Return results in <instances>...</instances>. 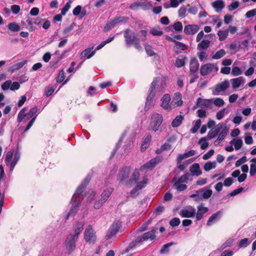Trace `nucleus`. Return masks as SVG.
I'll return each mask as SVG.
<instances>
[{
    "label": "nucleus",
    "instance_id": "obj_21",
    "mask_svg": "<svg viewBox=\"0 0 256 256\" xmlns=\"http://www.w3.org/2000/svg\"><path fill=\"white\" fill-rule=\"evenodd\" d=\"M222 212L220 210L216 212V213L212 215L208 218L206 225L208 226H212L214 223L219 220L222 217Z\"/></svg>",
    "mask_w": 256,
    "mask_h": 256
},
{
    "label": "nucleus",
    "instance_id": "obj_45",
    "mask_svg": "<svg viewBox=\"0 0 256 256\" xmlns=\"http://www.w3.org/2000/svg\"><path fill=\"white\" fill-rule=\"evenodd\" d=\"M208 138L206 137L201 138L198 140V144H200V148L202 150H206L208 146V143L207 142Z\"/></svg>",
    "mask_w": 256,
    "mask_h": 256
},
{
    "label": "nucleus",
    "instance_id": "obj_8",
    "mask_svg": "<svg viewBox=\"0 0 256 256\" xmlns=\"http://www.w3.org/2000/svg\"><path fill=\"white\" fill-rule=\"evenodd\" d=\"M218 70V68L216 65L208 63L201 66L200 73L203 76L208 74L214 75Z\"/></svg>",
    "mask_w": 256,
    "mask_h": 256
},
{
    "label": "nucleus",
    "instance_id": "obj_15",
    "mask_svg": "<svg viewBox=\"0 0 256 256\" xmlns=\"http://www.w3.org/2000/svg\"><path fill=\"white\" fill-rule=\"evenodd\" d=\"M38 111V108L36 106H34L32 108L28 113H26L28 116H29L31 118V120L28 122L27 124V126L25 128H24V132H26L32 126L34 122L37 115L36 114Z\"/></svg>",
    "mask_w": 256,
    "mask_h": 256
},
{
    "label": "nucleus",
    "instance_id": "obj_61",
    "mask_svg": "<svg viewBox=\"0 0 256 256\" xmlns=\"http://www.w3.org/2000/svg\"><path fill=\"white\" fill-rule=\"evenodd\" d=\"M144 47L146 52L148 54V55L149 56H153L155 54L154 52L153 51L152 47L150 46L148 44H146Z\"/></svg>",
    "mask_w": 256,
    "mask_h": 256
},
{
    "label": "nucleus",
    "instance_id": "obj_12",
    "mask_svg": "<svg viewBox=\"0 0 256 256\" xmlns=\"http://www.w3.org/2000/svg\"><path fill=\"white\" fill-rule=\"evenodd\" d=\"M78 238L76 236H74L72 234H70L66 240L65 245L66 250L70 253L72 252L76 248V242L77 241Z\"/></svg>",
    "mask_w": 256,
    "mask_h": 256
},
{
    "label": "nucleus",
    "instance_id": "obj_37",
    "mask_svg": "<svg viewBox=\"0 0 256 256\" xmlns=\"http://www.w3.org/2000/svg\"><path fill=\"white\" fill-rule=\"evenodd\" d=\"M26 64V61L25 60L18 62L10 66L9 68V70L12 72L22 68Z\"/></svg>",
    "mask_w": 256,
    "mask_h": 256
},
{
    "label": "nucleus",
    "instance_id": "obj_19",
    "mask_svg": "<svg viewBox=\"0 0 256 256\" xmlns=\"http://www.w3.org/2000/svg\"><path fill=\"white\" fill-rule=\"evenodd\" d=\"M171 103L172 109L182 106L183 104L182 94L180 92H176Z\"/></svg>",
    "mask_w": 256,
    "mask_h": 256
},
{
    "label": "nucleus",
    "instance_id": "obj_13",
    "mask_svg": "<svg viewBox=\"0 0 256 256\" xmlns=\"http://www.w3.org/2000/svg\"><path fill=\"white\" fill-rule=\"evenodd\" d=\"M128 20V18L124 16L116 17L113 20L108 22L104 28V32H108L118 23L120 22H125Z\"/></svg>",
    "mask_w": 256,
    "mask_h": 256
},
{
    "label": "nucleus",
    "instance_id": "obj_59",
    "mask_svg": "<svg viewBox=\"0 0 256 256\" xmlns=\"http://www.w3.org/2000/svg\"><path fill=\"white\" fill-rule=\"evenodd\" d=\"M242 74L241 70L237 66H234L232 68V74L234 76H238Z\"/></svg>",
    "mask_w": 256,
    "mask_h": 256
},
{
    "label": "nucleus",
    "instance_id": "obj_55",
    "mask_svg": "<svg viewBox=\"0 0 256 256\" xmlns=\"http://www.w3.org/2000/svg\"><path fill=\"white\" fill-rule=\"evenodd\" d=\"M240 6V2L238 1L232 2L228 6V10L229 11H232L236 9Z\"/></svg>",
    "mask_w": 256,
    "mask_h": 256
},
{
    "label": "nucleus",
    "instance_id": "obj_39",
    "mask_svg": "<svg viewBox=\"0 0 256 256\" xmlns=\"http://www.w3.org/2000/svg\"><path fill=\"white\" fill-rule=\"evenodd\" d=\"M96 194V192L94 191L90 190L86 194L85 196L83 197V198L86 199L87 200L90 202L94 199Z\"/></svg>",
    "mask_w": 256,
    "mask_h": 256
},
{
    "label": "nucleus",
    "instance_id": "obj_60",
    "mask_svg": "<svg viewBox=\"0 0 256 256\" xmlns=\"http://www.w3.org/2000/svg\"><path fill=\"white\" fill-rule=\"evenodd\" d=\"M12 84V80H8L2 85V88L4 90H6L10 88Z\"/></svg>",
    "mask_w": 256,
    "mask_h": 256
},
{
    "label": "nucleus",
    "instance_id": "obj_44",
    "mask_svg": "<svg viewBox=\"0 0 256 256\" xmlns=\"http://www.w3.org/2000/svg\"><path fill=\"white\" fill-rule=\"evenodd\" d=\"M174 243L172 242L164 244L160 250V252L162 254H167L169 252V248L171 246H173Z\"/></svg>",
    "mask_w": 256,
    "mask_h": 256
},
{
    "label": "nucleus",
    "instance_id": "obj_51",
    "mask_svg": "<svg viewBox=\"0 0 256 256\" xmlns=\"http://www.w3.org/2000/svg\"><path fill=\"white\" fill-rule=\"evenodd\" d=\"M250 242L248 241V239L245 238L240 241L238 246L239 248H246L250 244Z\"/></svg>",
    "mask_w": 256,
    "mask_h": 256
},
{
    "label": "nucleus",
    "instance_id": "obj_17",
    "mask_svg": "<svg viewBox=\"0 0 256 256\" xmlns=\"http://www.w3.org/2000/svg\"><path fill=\"white\" fill-rule=\"evenodd\" d=\"M180 215L183 218H193L196 215V209L192 206H188L180 210Z\"/></svg>",
    "mask_w": 256,
    "mask_h": 256
},
{
    "label": "nucleus",
    "instance_id": "obj_26",
    "mask_svg": "<svg viewBox=\"0 0 256 256\" xmlns=\"http://www.w3.org/2000/svg\"><path fill=\"white\" fill-rule=\"evenodd\" d=\"M94 47L86 48L83 50L80 54L81 58L86 57L87 58H90L96 53V50H94Z\"/></svg>",
    "mask_w": 256,
    "mask_h": 256
},
{
    "label": "nucleus",
    "instance_id": "obj_16",
    "mask_svg": "<svg viewBox=\"0 0 256 256\" xmlns=\"http://www.w3.org/2000/svg\"><path fill=\"white\" fill-rule=\"evenodd\" d=\"M155 230H152L150 232H146L142 234V236H139L136 238V242H142L147 240H152L156 238Z\"/></svg>",
    "mask_w": 256,
    "mask_h": 256
},
{
    "label": "nucleus",
    "instance_id": "obj_64",
    "mask_svg": "<svg viewBox=\"0 0 256 256\" xmlns=\"http://www.w3.org/2000/svg\"><path fill=\"white\" fill-rule=\"evenodd\" d=\"M256 16V8L247 12L245 14L246 18H250Z\"/></svg>",
    "mask_w": 256,
    "mask_h": 256
},
{
    "label": "nucleus",
    "instance_id": "obj_57",
    "mask_svg": "<svg viewBox=\"0 0 256 256\" xmlns=\"http://www.w3.org/2000/svg\"><path fill=\"white\" fill-rule=\"evenodd\" d=\"M65 78V73L63 70L60 72L58 76L56 79V82L58 83H60L64 81Z\"/></svg>",
    "mask_w": 256,
    "mask_h": 256
},
{
    "label": "nucleus",
    "instance_id": "obj_41",
    "mask_svg": "<svg viewBox=\"0 0 256 256\" xmlns=\"http://www.w3.org/2000/svg\"><path fill=\"white\" fill-rule=\"evenodd\" d=\"M234 242V240L233 238H229L226 240L222 246H220L219 250H224V248L231 246Z\"/></svg>",
    "mask_w": 256,
    "mask_h": 256
},
{
    "label": "nucleus",
    "instance_id": "obj_46",
    "mask_svg": "<svg viewBox=\"0 0 256 256\" xmlns=\"http://www.w3.org/2000/svg\"><path fill=\"white\" fill-rule=\"evenodd\" d=\"M226 54V52L224 50L221 49L216 52L215 54L212 56V58L214 60H218L223 57Z\"/></svg>",
    "mask_w": 256,
    "mask_h": 256
},
{
    "label": "nucleus",
    "instance_id": "obj_14",
    "mask_svg": "<svg viewBox=\"0 0 256 256\" xmlns=\"http://www.w3.org/2000/svg\"><path fill=\"white\" fill-rule=\"evenodd\" d=\"M229 87L230 82L228 80H226L216 86L215 88L213 91V94L214 95H218L220 92H224Z\"/></svg>",
    "mask_w": 256,
    "mask_h": 256
},
{
    "label": "nucleus",
    "instance_id": "obj_9",
    "mask_svg": "<svg viewBox=\"0 0 256 256\" xmlns=\"http://www.w3.org/2000/svg\"><path fill=\"white\" fill-rule=\"evenodd\" d=\"M84 239L90 244H94L96 239V232L90 225L88 226L84 232Z\"/></svg>",
    "mask_w": 256,
    "mask_h": 256
},
{
    "label": "nucleus",
    "instance_id": "obj_50",
    "mask_svg": "<svg viewBox=\"0 0 256 256\" xmlns=\"http://www.w3.org/2000/svg\"><path fill=\"white\" fill-rule=\"evenodd\" d=\"M150 33L154 36H160L163 34V32L159 28H154L150 30Z\"/></svg>",
    "mask_w": 256,
    "mask_h": 256
},
{
    "label": "nucleus",
    "instance_id": "obj_43",
    "mask_svg": "<svg viewBox=\"0 0 256 256\" xmlns=\"http://www.w3.org/2000/svg\"><path fill=\"white\" fill-rule=\"evenodd\" d=\"M228 112L226 108H224L216 112V118L218 120H220L224 117L226 114H228Z\"/></svg>",
    "mask_w": 256,
    "mask_h": 256
},
{
    "label": "nucleus",
    "instance_id": "obj_25",
    "mask_svg": "<svg viewBox=\"0 0 256 256\" xmlns=\"http://www.w3.org/2000/svg\"><path fill=\"white\" fill-rule=\"evenodd\" d=\"M224 126L222 123H220L217 124L214 130H211L208 132L207 138L208 140H210L214 138L220 132V130Z\"/></svg>",
    "mask_w": 256,
    "mask_h": 256
},
{
    "label": "nucleus",
    "instance_id": "obj_31",
    "mask_svg": "<svg viewBox=\"0 0 256 256\" xmlns=\"http://www.w3.org/2000/svg\"><path fill=\"white\" fill-rule=\"evenodd\" d=\"M212 6L218 12L221 11L224 8V2L222 0H217L212 2Z\"/></svg>",
    "mask_w": 256,
    "mask_h": 256
},
{
    "label": "nucleus",
    "instance_id": "obj_40",
    "mask_svg": "<svg viewBox=\"0 0 256 256\" xmlns=\"http://www.w3.org/2000/svg\"><path fill=\"white\" fill-rule=\"evenodd\" d=\"M210 42L207 40H202L198 45V50H201L202 49H206L208 48L210 45Z\"/></svg>",
    "mask_w": 256,
    "mask_h": 256
},
{
    "label": "nucleus",
    "instance_id": "obj_47",
    "mask_svg": "<svg viewBox=\"0 0 256 256\" xmlns=\"http://www.w3.org/2000/svg\"><path fill=\"white\" fill-rule=\"evenodd\" d=\"M216 166V162H208L205 164L204 166V170L206 172H208L212 169L214 168Z\"/></svg>",
    "mask_w": 256,
    "mask_h": 256
},
{
    "label": "nucleus",
    "instance_id": "obj_20",
    "mask_svg": "<svg viewBox=\"0 0 256 256\" xmlns=\"http://www.w3.org/2000/svg\"><path fill=\"white\" fill-rule=\"evenodd\" d=\"M200 29V26L197 24H188L184 28V32L186 34H194Z\"/></svg>",
    "mask_w": 256,
    "mask_h": 256
},
{
    "label": "nucleus",
    "instance_id": "obj_52",
    "mask_svg": "<svg viewBox=\"0 0 256 256\" xmlns=\"http://www.w3.org/2000/svg\"><path fill=\"white\" fill-rule=\"evenodd\" d=\"M213 103L216 106L221 107L224 105V102L222 98H218L214 100Z\"/></svg>",
    "mask_w": 256,
    "mask_h": 256
},
{
    "label": "nucleus",
    "instance_id": "obj_48",
    "mask_svg": "<svg viewBox=\"0 0 256 256\" xmlns=\"http://www.w3.org/2000/svg\"><path fill=\"white\" fill-rule=\"evenodd\" d=\"M121 226V222L120 221H116L112 224L110 228L114 231L116 233H117Z\"/></svg>",
    "mask_w": 256,
    "mask_h": 256
},
{
    "label": "nucleus",
    "instance_id": "obj_58",
    "mask_svg": "<svg viewBox=\"0 0 256 256\" xmlns=\"http://www.w3.org/2000/svg\"><path fill=\"white\" fill-rule=\"evenodd\" d=\"M186 10L187 9L184 6H181L178 11V16L182 18L185 17Z\"/></svg>",
    "mask_w": 256,
    "mask_h": 256
},
{
    "label": "nucleus",
    "instance_id": "obj_33",
    "mask_svg": "<svg viewBox=\"0 0 256 256\" xmlns=\"http://www.w3.org/2000/svg\"><path fill=\"white\" fill-rule=\"evenodd\" d=\"M72 14L74 16L80 14L81 18H82L86 14V11L84 10H82V7L80 6H77L73 10Z\"/></svg>",
    "mask_w": 256,
    "mask_h": 256
},
{
    "label": "nucleus",
    "instance_id": "obj_62",
    "mask_svg": "<svg viewBox=\"0 0 256 256\" xmlns=\"http://www.w3.org/2000/svg\"><path fill=\"white\" fill-rule=\"evenodd\" d=\"M180 220L179 218H172L170 222V224L172 226H178V225L180 224Z\"/></svg>",
    "mask_w": 256,
    "mask_h": 256
},
{
    "label": "nucleus",
    "instance_id": "obj_63",
    "mask_svg": "<svg viewBox=\"0 0 256 256\" xmlns=\"http://www.w3.org/2000/svg\"><path fill=\"white\" fill-rule=\"evenodd\" d=\"M174 28L178 32H180L182 30V24L181 22H175L173 26Z\"/></svg>",
    "mask_w": 256,
    "mask_h": 256
},
{
    "label": "nucleus",
    "instance_id": "obj_28",
    "mask_svg": "<svg viewBox=\"0 0 256 256\" xmlns=\"http://www.w3.org/2000/svg\"><path fill=\"white\" fill-rule=\"evenodd\" d=\"M84 222H77L74 226V234H72L74 236L78 238V235L82 232Z\"/></svg>",
    "mask_w": 256,
    "mask_h": 256
},
{
    "label": "nucleus",
    "instance_id": "obj_38",
    "mask_svg": "<svg viewBox=\"0 0 256 256\" xmlns=\"http://www.w3.org/2000/svg\"><path fill=\"white\" fill-rule=\"evenodd\" d=\"M250 162L251 164L250 165V174L251 176H254L256 174V158L252 159Z\"/></svg>",
    "mask_w": 256,
    "mask_h": 256
},
{
    "label": "nucleus",
    "instance_id": "obj_11",
    "mask_svg": "<svg viewBox=\"0 0 256 256\" xmlns=\"http://www.w3.org/2000/svg\"><path fill=\"white\" fill-rule=\"evenodd\" d=\"M170 100V96L168 94H164L160 98L161 107L168 112H170L172 110Z\"/></svg>",
    "mask_w": 256,
    "mask_h": 256
},
{
    "label": "nucleus",
    "instance_id": "obj_18",
    "mask_svg": "<svg viewBox=\"0 0 256 256\" xmlns=\"http://www.w3.org/2000/svg\"><path fill=\"white\" fill-rule=\"evenodd\" d=\"M26 108H22L19 112L18 116V122L22 125L24 124L31 120V118L25 112Z\"/></svg>",
    "mask_w": 256,
    "mask_h": 256
},
{
    "label": "nucleus",
    "instance_id": "obj_54",
    "mask_svg": "<svg viewBox=\"0 0 256 256\" xmlns=\"http://www.w3.org/2000/svg\"><path fill=\"white\" fill-rule=\"evenodd\" d=\"M54 86H48L46 88L44 92L46 96H51L54 91Z\"/></svg>",
    "mask_w": 256,
    "mask_h": 256
},
{
    "label": "nucleus",
    "instance_id": "obj_23",
    "mask_svg": "<svg viewBox=\"0 0 256 256\" xmlns=\"http://www.w3.org/2000/svg\"><path fill=\"white\" fill-rule=\"evenodd\" d=\"M197 209L196 219V220H200L202 218L204 214L208 210V208L207 207L204 206L203 204H200L198 206Z\"/></svg>",
    "mask_w": 256,
    "mask_h": 256
},
{
    "label": "nucleus",
    "instance_id": "obj_4",
    "mask_svg": "<svg viewBox=\"0 0 256 256\" xmlns=\"http://www.w3.org/2000/svg\"><path fill=\"white\" fill-rule=\"evenodd\" d=\"M113 190L114 189L112 188H108L104 190L100 196V198L94 202V208L96 210L100 209L108 200Z\"/></svg>",
    "mask_w": 256,
    "mask_h": 256
},
{
    "label": "nucleus",
    "instance_id": "obj_49",
    "mask_svg": "<svg viewBox=\"0 0 256 256\" xmlns=\"http://www.w3.org/2000/svg\"><path fill=\"white\" fill-rule=\"evenodd\" d=\"M8 28L12 32H16L20 30V26L15 22H12L8 24Z\"/></svg>",
    "mask_w": 256,
    "mask_h": 256
},
{
    "label": "nucleus",
    "instance_id": "obj_24",
    "mask_svg": "<svg viewBox=\"0 0 256 256\" xmlns=\"http://www.w3.org/2000/svg\"><path fill=\"white\" fill-rule=\"evenodd\" d=\"M212 99H202L198 98L196 102V104L198 106L204 107L206 108H210L212 104Z\"/></svg>",
    "mask_w": 256,
    "mask_h": 256
},
{
    "label": "nucleus",
    "instance_id": "obj_22",
    "mask_svg": "<svg viewBox=\"0 0 256 256\" xmlns=\"http://www.w3.org/2000/svg\"><path fill=\"white\" fill-rule=\"evenodd\" d=\"M230 82L232 88L236 89L239 88L241 85L244 84L245 83V80L243 77L240 76L231 79Z\"/></svg>",
    "mask_w": 256,
    "mask_h": 256
},
{
    "label": "nucleus",
    "instance_id": "obj_34",
    "mask_svg": "<svg viewBox=\"0 0 256 256\" xmlns=\"http://www.w3.org/2000/svg\"><path fill=\"white\" fill-rule=\"evenodd\" d=\"M230 143L234 146V148L236 150H240L242 146V140L240 138H237L233 139Z\"/></svg>",
    "mask_w": 256,
    "mask_h": 256
},
{
    "label": "nucleus",
    "instance_id": "obj_29",
    "mask_svg": "<svg viewBox=\"0 0 256 256\" xmlns=\"http://www.w3.org/2000/svg\"><path fill=\"white\" fill-rule=\"evenodd\" d=\"M190 171L192 176H199L202 174L200 165L198 163H195L191 166L190 168Z\"/></svg>",
    "mask_w": 256,
    "mask_h": 256
},
{
    "label": "nucleus",
    "instance_id": "obj_2",
    "mask_svg": "<svg viewBox=\"0 0 256 256\" xmlns=\"http://www.w3.org/2000/svg\"><path fill=\"white\" fill-rule=\"evenodd\" d=\"M90 180V177L89 176H87L77 188L76 193L74 194L72 198V200L73 202L72 208L70 211L64 216V218L65 220H68L70 217L74 216L78 212L82 199V196L80 194L84 191Z\"/></svg>",
    "mask_w": 256,
    "mask_h": 256
},
{
    "label": "nucleus",
    "instance_id": "obj_27",
    "mask_svg": "<svg viewBox=\"0 0 256 256\" xmlns=\"http://www.w3.org/2000/svg\"><path fill=\"white\" fill-rule=\"evenodd\" d=\"M198 194H202V196L204 199H208L210 198L212 194V191L210 189H208L206 188H202L198 190H196Z\"/></svg>",
    "mask_w": 256,
    "mask_h": 256
},
{
    "label": "nucleus",
    "instance_id": "obj_6",
    "mask_svg": "<svg viewBox=\"0 0 256 256\" xmlns=\"http://www.w3.org/2000/svg\"><path fill=\"white\" fill-rule=\"evenodd\" d=\"M164 120L162 114L158 113H154L152 114L150 122V128L156 132H157Z\"/></svg>",
    "mask_w": 256,
    "mask_h": 256
},
{
    "label": "nucleus",
    "instance_id": "obj_42",
    "mask_svg": "<svg viewBox=\"0 0 256 256\" xmlns=\"http://www.w3.org/2000/svg\"><path fill=\"white\" fill-rule=\"evenodd\" d=\"M218 36L219 37V40L220 41H223L225 40L228 36V30H220L218 32Z\"/></svg>",
    "mask_w": 256,
    "mask_h": 256
},
{
    "label": "nucleus",
    "instance_id": "obj_35",
    "mask_svg": "<svg viewBox=\"0 0 256 256\" xmlns=\"http://www.w3.org/2000/svg\"><path fill=\"white\" fill-rule=\"evenodd\" d=\"M184 120V116L182 115H178L172 120V126L173 128H177L180 126Z\"/></svg>",
    "mask_w": 256,
    "mask_h": 256
},
{
    "label": "nucleus",
    "instance_id": "obj_1",
    "mask_svg": "<svg viewBox=\"0 0 256 256\" xmlns=\"http://www.w3.org/2000/svg\"><path fill=\"white\" fill-rule=\"evenodd\" d=\"M130 168L126 166L122 168L119 172L118 178L121 182H126L127 186L131 187L136 184L134 188L131 190L130 194L133 198L136 197L138 194V191L144 188L147 185L148 178L147 176L144 175L139 180L140 172L139 170L136 168L132 172L131 177L129 178L130 174Z\"/></svg>",
    "mask_w": 256,
    "mask_h": 256
},
{
    "label": "nucleus",
    "instance_id": "obj_56",
    "mask_svg": "<svg viewBox=\"0 0 256 256\" xmlns=\"http://www.w3.org/2000/svg\"><path fill=\"white\" fill-rule=\"evenodd\" d=\"M247 158L246 156H242V158L238 159L235 164V166L236 167H238L242 165L244 163L247 162Z\"/></svg>",
    "mask_w": 256,
    "mask_h": 256
},
{
    "label": "nucleus",
    "instance_id": "obj_10",
    "mask_svg": "<svg viewBox=\"0 0 256 256\" xmlns=\"http://www.w3.org/2000/svg\"><path fill=\"white\" fill-rule=\"evenodd\" d=\"M162 159L161 156H156L154 158L150 160L146 164L142 165L140 167L139 171L140 170L142 172H146L148 170H152L156 164L162 160Z\"/></svg>",
    "mask_w": 256,
    "mask_h": 256
},
{
    "label": "nucleus",
    "instance_id": "obj_7",
    "mask_svg": "<svg viewBox=\"0 0 256 256\" xmlns=\"http://www.w3.org/2000/svg\"><path fill=\"white\" fill-rule=\"evenodd\" d=\"M190 176V175L188 172L182 176L174 184L176 189L179 192L186 190L188 187L186 184L188 182Z\"/></svg>",
    "mask_w": 256,
    "mask_h": 256
},
{
    "label": "nucleus",
    "instance_id": "obj_36",
    "mask_svg": "<svg viewBox=\"0 0 256 256\" xmlns=\"http://www.w3.org/2000/svg\"><path fill=\"white\" fill-rule=\"evenodd\" d=\"M152 139V136L150 134H148L144 141L142 142V145H141V150L144 151L145 150L146 148L148 146L150 142Z\"/></svg>",
    "mask_w": 256,
    "mask_h": 256
},
{
    "label": "nucleus",
    "instance_id": "obj_3",
    "mask_svg": "<svg viewBox=\"0 0 256 256\" xmlns=\"http://www.w3.org/2000/svg\"><path fill=\"white\" fill-rule=\"evenodd\" d=\"M126 43L127 46L134 44L138 50H140L142 47L140 44V40L136 37L134 32L128 29L124 33Z\"/></svg>",
    "mask_w": 256,
    "mask_h": 256
},
{
    "label": "nucleus",
    "instance_id": "obj_30",
    "mask_svg": "<svg viewBox=\"0 0 256 256\" xmlns=\"http://www.w3.org/2000/svg\"><path fill=\"white\" fill-rule=\"evenodd\" d=\"M156 92L151 91L150 92L146 98V106L144 108L146 110H148L150 108V107L151 105V103L155 96Z\"/></svg>",
    "mask_w": 256,
    "mask_h": 256
},
{
    "label": "nucleus",
    "instance_id": "obj_32",
    "mask_svg": "<svg viewBox=\"0 0 256 256\" xmlns=\"http://www.w3.org/2000/svg\"><path fill=\"white\" fill-rule=\"evenodd\" d=\"M199 63L196 58H193L190 62V70L191 72H196L199 68Z\"/></svg>",
    "mask_w": 256,
    "mask_h": 256
},
{
    "label": "nucleus",
    "instance_id": "obj_5",
    "mask_svg": "<svg viewBox=\"0 0 256 256\" xmlns=\"http://www.w3.org/2000/svg\"><path fill=\"white\" fill-rule=\"evenodd\" d=\"M13 152L8 151L6 156L5 162L8 166H10V170L12 172L17 162L20 158V155L16 152L14 154V158L12 160L13 156Z\"/></svg>",
    "mask_w": 256,
    "mask_h": 256
},
{
    "label": "nucleus",
    "instance_id": "obj_53",
    "mask_svg": "<svg viewBox=\"0 0 256 256\" xmlns=\"http://www.w3.org/2000/svg\"><path fill=\"white\" fill-rule=\"evenodd\" d=\"M200 125H201V120L200 119L196 120V122H195V124H194L193 128L191 130V132L192 134L196 133L198 131V128H200Z\"/></svg>",
    "mask_w": 256,
    "mask_h": 256
}]
</instances>
